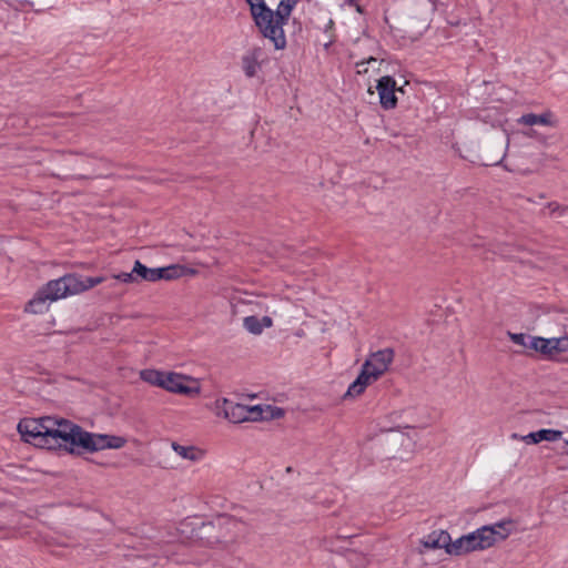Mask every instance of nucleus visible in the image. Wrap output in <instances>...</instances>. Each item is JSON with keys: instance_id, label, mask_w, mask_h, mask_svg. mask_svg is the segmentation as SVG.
<instances>
[{"instance_id": "nucleus-1", "label": "nucleus", "mask_w": 568, "mask_h": 568, "mask_svg": "<svg viewBox=\"0 0 568 568\" xmlns=\"http://www.w3.org/2000/svg\"><path fill=\"white\" fill-rule=\"evenodd\" d=\"M71 420L45 416L40 419L24 418L18 424L21 437L34 446L65 452Z\"/></svg>"}, {"instance_id": "nucleus-2", "label": "nucleus", "mask_w": 568, "mask_h": 568, "mask_svg": "<svg viewBox=\"0 0 568 568\" xmlns=\"http://www.w3.org/2000/svg\"><path fill=\"white\" fill-rule=\"evenodd\" d=\"M103 281V276L83 277L73 273L65 274L43 285L36 296L26 305V312L33 314L42 313L45 308L47 301L54 302L70 295L83 293L101 284Z\"/></svg>"}, {"instance_id": "nucleus-3", "label": "nucleus", "mask_w": 568, "mask_h": 568, "mask_svg": "<svg viewBox=\"0 0 568 568\" xmlns=\"http://www.w3.org/2000/svg\"><path fill=\"white\" fill-rule=\"evenodd\" d=\"M106 443V434L87 432L71 422L65 452L73 455H81L83 452L94 453L108 449Z\"/></svg>"}, {"instance_id": "nucleus-4", "label": "nucleus", "mask_w": 568, "mask_h": 568, "mask_svg": "<svg viewBox=\"0 0 568 568\" xmlns=\"http://www.w3.org/2000/svg\"><path fill=\"white\" fill-rule=\"evenodd\" d=\"M203 530L211 545L229 544L242 532L243 523L232 516L222 515L203 525Z\"/></svg>"}, {"instance_id": "nucleus-5", "label": "nucleus", "mask_w": 568, "mask_h": 568, "mask_svg": "<svg viewBox=\"0 0 568 568\" xmlns=\"http://www.w3.org/2000/svg\"><path fill=\"white\" fill-rule=\"evenodd\" d=\"M509 136L500 131L488 135L481 146L479 160L483 165H499L503 163L509 146Z\"/></svg>"}, {"instance_id": "nucleus-6", "label": "nucleus", "mask_w": 568, "mask_h": 568, "mask_svg": "<svg viewBox=\"0 0 568 568\" xmlns=\"http://www.w3.org/2000/svg\"><path fill=\"white\" fill-rule=\"evenodd\" d=\"M300 0H281L277 9L273 10L271 21V31H268L267 39H270L275 49H284L286 47V39L283 27L288 22L291 13Z\"/></svg>"}, {"instance_id": "nucleus-7", "label": "nucleus", "mask_w": 568, "mask_h": 568, "mask_svg": "<svg viewBox=\"0 0 568 568\" xmlns=\"http://www.w3.org/2000/svg\"><path fill=\"white\" fill-rule=\"evenodd\" d=\"M491 532L487 528H478L471 534L465 535L452 541L449 555L460 556L470 551L486 549L493 546Z\"/></svg>"}, {"instance_id": "nucleus-8", "label": "nucleus", "mask_w": 568, "mask_h": 568, "mask_svg": "<svg viewBox=\"0 0 568 568\" xmlns=\"http://www.w3.org/2000/svg\"><path fill=\"white\" fill-rule=\"evenodd\" d=\"M185 267L181 265H170L165 267L150 268L139 260L134 262L133 273L136 274L138 283L142 281L158 282L161 280L171 281L181 277Z\"/></svg>"}, {"instance_id": "nucleus-9", "label": "nucleus", "mask_w": 568, "mask_h": 568, "mask_svg": "<svg viewBox=\"0 0 568 568\" xmlns=\"http://www.w3.org/2000/svg\"><path fill=\"white\" fill-rule=\"evenodd\" d=\"M219 409L223 413L226 419L231 423L237 424L246 420H258L262 406L256 405L247 407L224 398L222 405L219 406Z\"/></svg>"}, {"instance_id": "nucleus-10", "label": "nucleus", "mask_w": 568, "mask_h": 568, "mask_svg": "<svg viewBox=\"0 0 568 568\" xmlns=\"http://www.w3.org/2000/svg\"><path fill=\"white\" fill-rule=\"evenodd\" d=\"M531 154L532 153L530 145L523 146L516 153V161L514 163V166L508 168L507 165H505V169L510 172H516L524 175L538 172L544 163L540 159H530Z\"/></svg>"}, {"instance_id": "nucleus-11", "label": "nucleus", "mask_w": 568, "mask_h": 568, "mask_svg": "<svg viewBox=\"0 0 568 568\" xmlns=\"http://www.w3.org/2000/svg\"><path fill=\"white\" fill-rule=\"evenodd\" d=\"M250 6V11L255 26L264 38H267L268 31H271V21L273 17V10L270 9L264 0H246Z\"/></svg>"}, {"instance_id": "nucleus-12", "label": "nucleus", "mask_w": 568, "mask_h": 568, "mask_svg": "<svg viewBox=\"0 0 568 568\" xmlns=\"http://www.w3.org/2000/svg\"><path fill=\"white\" fill-rule=\"evenodd\" d=\"M395 352L393 348L387 347L369 354L368 358L364 362L365 368H368L374 374L373 377H381L388 371L389 365L394 361Z\"/></svg>"}, {"instance_id": "nucleus-13", "label": "nucleus", "mask_w": 568, "mask_h": 568, "mask_svg": "<svg viewBox=\"0 0 568 568\" xmlns=\"http://www.w3.org/2000/svg\"><path fill=\"white\" fill-rule=\"evenodd\" d=\"M381 105L386 109H394L397 104L396 91L404 92L403 88L396 89V82L390 75L382 77L376 87Z\"/></svg>"}, {"instance_id": "nucleus-14", "label": "nucleus", "mask_w": 568, "mask_h": 568, "mask_svg": "<svg viewBox=\"0 0 568 568\" xmlns=\"http://www.w3.org/2000/svg\"><path fill=\"white\" fill-rule=\"evenodd\" d=\"M187 379L186 376L173 372L165 373L163 377L162 388L171 393L183 394V395H197L200 393L199 387H190L184 384Z\"/></svg>"}, {"instance_id": "nucleus-15", "label": "nucleus", "mask_w": 568, "mask_h": 568, "mask_svg": "<svg viewBox=\"0 0 568 568\" xmlns=\"http://www.w3.org/2000/svg\"><path fill=\"white\" fill-rule=\"evenodd\" d=\"M517 123L520 125L526 126H534V125H545L550 128H556L558 125V119L555 116V114L547 110L540 114L536 113H526L523 114L520 118L517 119Z\"/></svg>"}, {"instance_id": "nucleus-16", "label": "nucleus", "mask_w": 568, "mask_h": 568, "mask_svg": "<svg viewBox=\"0 0 568 568\" xmlns=\"http://www.w3.org/2000/svg\"><path fill=\"white\" fill-rule=\"evenodd\" d=\"M372 374L374 373L368 368H365V365L363 364L361 373L358 374L357 378L349 385L344 397H356L363 394L368 385L378 379V377H373Z\"/></svg>"}, {"instance_id": "nucleus-17", "label": "nucleus", "mask_w": 568, "mask_h": 568, "mask_svg": "<svg viewBox=\"0 0 568 568\" xmlns=\"http://www.w3.org/2000/svg\"><path fill=\"white\" fill-rule=\"evenodd\" d=\"M491 532L493 545L498 540H505L516 528V521L511 518H505L494 525L483 526Z\"/></svg>"}, {"instance_id": "nucleus-18", "label": "nucleus", "mask_w": 568, "mask_h": 568, "mask_svg": "<svg viewBox=\"0 0 568 568\" xmlns=\"http://www.w3.org/2000/svg\"><path fill=\"white\" fill-rule=\"evenodd\" d=\"M423 546L427 549H440L444 548L448 554V549L452 544L450 535L445 531H433L422 541Z\"/></svg>"}, {"instance_id": "nucleus-19", "label": "nucleus", "mask_w": 568, "mask_h": 568, "mask_svg": "<svg viewBox=\"0 0 568 568\" xmlns=\"http://www.w3.org/2000/svg\"><path fill=\"white\" fill-rule=\"evenodd\" d=\"M564 434L565 433L562 430L539 429L537 432L529 433L526 436H521L520 439L527 444H538L542 440L555 442L562 439Z\"/></svg>"}, {"instance_id": "nucleus-20", "label": "nucleus", "mask_w": 568, "mask_h": 568, "mask_svg": "<svg viewBox=\"0 0 568 568\" xmlns=\"http://www.w3.org/2000/svg\"><path fill=\"white\" fill-rule=\"evenodd\" d=\"M529 349L536 351L550 359L556 358V352H555V345H554L552 337L551 338H544V337H539V336L532 337V339H530V343H529Z\"/></svg>"}, {"instance_id": "nucleus-21", "label": "nucleus", "mask_w": 568, "mask_h": 568, "mask_svg": "<svg viewBox=\"0 0 568 568\" xmlns=\"http://www.w3.org/2000/svg\"><path fill=\"white\" fill-rule=\"evenodd\" d=\"M262 54L260 48H254L242 58V68L248 78H253L260 69L258 58Z\"/></svg>"}, {"instance_id": "nucleus-22", "label": "nucleus", "mask_w": 568, "mask_h": 568, "mask_svg": "<svg viewBox=\"0 0 568 568\" xmlns=\"http://www.w3.org/2000/svg\"><path fill=\"white\" fill-rule=\"evenodd\" d=\"M173 450L184 459L195 462L203 456V452L194 446H182L178 443H172Z\"/></svg>"}, {"instance_id": "nucleus-23", "label": "nucleus", "mask_w": 568, "mask_h": 568, "mask_svg": "<svg viewBox=\"0 0 568 568\" xmlns=\"http://www.w3.org/2000/svg\"><path fill=\"white\" fill-rule=\"evenodd\" d=\"M141 379L150 385L161 387L163 384L164 372L156 369H143L140 373Z\"/></svg>"}, {"instance_id": "nucleus-24", "label": "nucleus", "mask_w": 568, "mask_h": 568, "mask_svg": "<svg viewBox=\"0 0 568 568\" xmlns=\"http://www.w3.org/2000/svg\"><path fill=\"white\" fill-rule=\"evenodd\" d=\"M284 416L283 408L266 405L262 407L261 414L258 415V419L268 420V419H277Z\"/></svg>"}, {"instance_id": "nucleus-25", "label": "nucleus", "mask_w": 568, "mask_h": 568, "mask_svg": "<svg viewBox=\"0 0 568 568\" xmlns=\"http://www.w3.org/2000/svg\"><path fill=\"white\" fill-rule=\"evenodd\" d=\"M244 327L252 334L258 335L263 331L261 328L260 318L256 316H246L243 321Z\"/></svg>"}, {"instance_id": "nucleus-26", "label": "nucleus", "mask_w": 568, "mask_h": 568, "mask_svg": "<svg viewBox=\"0 0 568 568\" xmlns=\"http://www.w3.org/2000/svg\"><path fill=\"white\" fill-rule=\"evenodd\" d=\"M509 338L517 345H520L525 348H529L530 339H532L534 336H529L524 333H508Z\"/></svg>"}, {"instance_id": "nucleus-27", "label": "nucleus", "mask_w": 568, "mask_h": 568, "mask_svg": "<svg viewBox=\"0 0 568 568\" xmlns=\"http://www.w3.org/2000/svg\"><path fill=\"white\" fill-rule=\"evenodd\" d=\"M108 443V449H120L126 444V438L122 436L116 435H109L106 434Z\"/></svg>"}, {"instance_id": "nucleus-28", "label": "nucleus", "mask_w": 568, "mask_h": 568, "mask_svg": "<svg viewBox=\"0 0 568 568\" xmlns=\"http://www.w3.org/2000/svg\"><path fill=\"white\" fill-rule=\"evenodd\" d=\"M554 345H555V352L556 356L568 352V335L565 333V335L560 337H552Z\"/></svg>"}, {"instance_id": "nucleus-29", "label": "nucleus", "mask_w": 568, "mask_h": 568, "mask_svg": "<svg viewBox=\"0 0 568 568\" xmlns=\"http://www.w3.org/2000/svg\"><path fill=\"white\" fill-rule=\"evenodd\" d=\"M114 280H118L123 283H138L136 274L131 272H121L116 275H113Z\"/></svg>"}, {"instance_id": "nucleus-30", "label": "nucleus", "mask_w": 568, "mask_h": 568, "mask_svg": "<svg viewBox=\"0 0 568 568\" xmlns=\"http://www.w3.org/2000/svg\"><path fill=\"white\" fill-rule=\"evenodd\" d=\"M546 207L550 211V213L552 214H558L559 216H564L565 214L568 213V205L564 206V205H560L559 203L557 202H549Z\"/></svg>"}, {"instance_id": "nucleus-31", "label": "nucleus", "mask_w": 568, "mask_h": 568, "mask_svg": "<svg viewBox=\"0 0 568 568\" xmlns=\"http://www.w3.org/2000/svg\"><path fill=\"white\" fill-rule=\"evenodd\" d=\"M54 176H58L62 180H71V179H75V180H87V179H90L91 176L90 175H85V174H64V175H60V174H53Z\"/></svg>"}, {"instance_id": "nucleus-32", "label": "nucleus", "mask_w": 568, "mask_h": 568, "mask_svg": "<svg viewBox=\"0 0 568 568\" xmlns=\"http://www.w3.org/2000/svg\"><path fill=\"white\" fill-rule=\"evenodd\" d=\"M371 62H376V59L371 57L368 58L367 60H363L362 62H357L356 63V67L358 68V73H366L367 72V68H363L361 69L362 67H364L366 63H371Z\"/></svg>"}, {"instance_id": "nucleus-33", "label": "nucleus", "mask_w": 568, "mask_h": 568, "mask_svg": "<svg viewBox=\"0 0 568 568\" xmlns=\"http://www.w3.org/2000/svg\"><path fill=\"white\" fill-rule=\"evenodd\" d=\"M260 323L262 329L264 327H271L273 325V321L270 316H263L262 318H260Z\"/></svg>"}, {"instance_id": "nucleus-34", "label": "nucleus", "mask_w": 568, "mask_h": 568, "mask_svg": "<svg viewBox=\"0 0 568 568\" xmlns=\"http://www.w3.org/2000/svg\"><path fill=\"white\" fill-rule=\"evenodd\" d=\"M523 134L527 138H531V139H536V140L538 139V135H539V133L534 129L523 131Z\"/></svg>"}, {"instance_id": "nucleus-35", "label": "nucleus", "mask_w": 568, "mask_h": 568, "mask_svg": "<svg viewBox=\"0 0 568 568\" xmlns=\"http://www.w3.org/2000/svg\"><path fill=\"white\" fill-rule=\"evenodd\" d=\"M537 141H539L541 144L547 145V138L542 134L538 135Z\"/></svg>"}, {"instance_id": "nucleus-36", "label": "nucleus", "mask_w": 568, "mask_h": 568, "mask_svg": "<svg viewBox=\"0 0 568 568\" xmlns=\"http://www.w3.org/2000/svg\"><path fill=\"white\" fill-rule=\"evenodd\" d=\"M353 6L355 7V9H356V11H357L358 13H363V12H364L363 8H362L357 2H356V3H354Z\"/></svg>"}, {"instance_id": "nucleus-37", "label": "nucleus", "mask_w": 568, "mask_h": 568, "mask_svg": "<svg viewBox=\"0 0 568 568\" xmlns=\"http://www.w3.org/2000/svg\"><path fill=\"white\" fill-rule=\"evenodd\" d=\"M356 1H357V0H347V3H348L349 6H353L354 3H356Z\"/></svg>"}, {"instance_id": "nucleus-38", "label": "nucleus", "mask_w": 568, "mask_h": 568, "mask_svg": "<svg viewBox=\"0 0 568 568\" xmlns=\"http://www.w3.org/2000/svg\"><path fill=\"white\" fill-rule=\"evenodd\" d=\"M334 24L333 20H329L328 23H327V28H332Z\"/></svg>"}, {"instance_id": "nucleus-39", "label": "nucleus", "mask_w": 568, "mask_h": 568, "mask_svg": "<svg viewBox=\"0 0 568 568\" xmlns=\"http://www.w3.org/2000/svg\"><path fill=\"white\" fill-rule=\"evenodd\" d=\"M72 153H69V158L67 159L68 163H71Z\"/></svg>"}, {"instance_id": "nucleus-40", "label": "nucleus", "mask_w": 568, "mask_h": 568, "mask_svg": "<svg viewBox=\"0 0 568 568\" xmlns=\"http://www.w3.org/2000/svg\"><path fill=\"white\" fill-rule=\"evenodd\" d=\"M562 440L565 442L566 445H568V438L562 436Z\"/></svg>"}, {"instance_id": "nucleus-41", "label": "nucleus", "mask_w": 568, "mask_h": 568, "mask_svg": "<svg viewBox=\"0 0 568 568\" xmlns=\"http://www.w3.org/2000/svg\"><path fill=\"white\" fill-rule=\"evenodd\" d=\"M142 568H149V566H142Z\"/></svg>"}, {"instance_id": "nucleus-42", "label": "nucleus", "mask_w": 568, "mask_h": 568, "mask_svg": "<svg viewBox=\"0 0 568 568\" xmlns=\"http://www.w3.org/2000/svg\"><path fill=\"white\" fill-rule=\"evenodd\" d=\"M2 527H3V525H0V528H2Z\"/></svg>"}]
</instances>
